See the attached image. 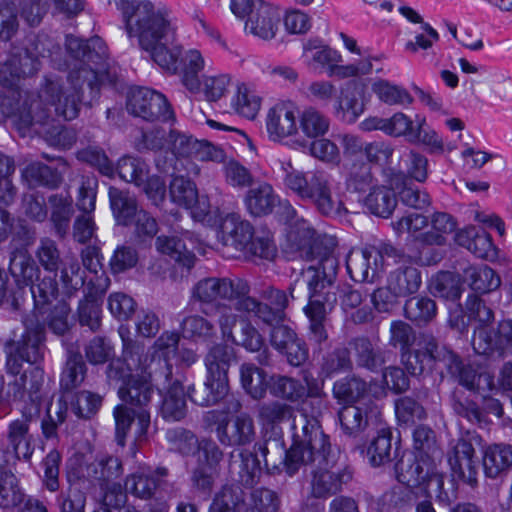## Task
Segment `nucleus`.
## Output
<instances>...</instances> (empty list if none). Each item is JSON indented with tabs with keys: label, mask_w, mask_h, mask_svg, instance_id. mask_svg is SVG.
Listing matches in <instances>:
<instances>
[{
	"label": "nucleus",
	"mask_w": 512,
	"mask_h": 512,
	"mask_svg": "<svg viewBox=\"0 0 512 512\" xmlns=\"http://www.w3.org/2000/svg\"><path fill=\"white\" fill-rule=\"evenodd\" d=\"M448 462L452 471L466 483H476L478 461L475 450L466 439H458L448 452Z\"/></svg>",
	"instance_id": "23"
},
{
	"label": "nucleus",
	"mask_w": 512,
	"mask_h": 512,
	"mask_svg": "<svg viewBox=\"0 0 512 512\" xmlns=\"http://www.w3.org/2000/svg\"><path fill=\"white\" fill-rule=\"evenodd\" d=\"M197 142L198 139L194 138L192 135L177 129H171L167 136V149L173 154L176 160L174 165H167L166 163L161 164L160 160H157L156 164L159 170L165 173H169L171 170L172 173H175L185 169L198 175L200 169L196 164L188 162L190 168H187L184 167L182 163V159H194Z\"/></svg>",
	"instance_id": "19"
},
{
	"label": "nucleus",
	"mask_w": 512,
	"mask_h": 512,
	"mask_svg": "<svg viewBox=\"0 0 512 512\" xmlns=\"http://www.w3.org/2000/svg\"><path fill=\"white\" fill-rule=\"evenodd\" d=\"M396 479L410 488L422 487L425 479L429 476L430 467L418 460L413 454H404L394 467Z\"/></svg>",
	"instance_id": "31"
},
{
	"label": "nucleus",
	"mask_w": 512,
	"mask_h": 512,
	"mask_svg": "<svg viewBox=\"0 0 512 512\" xmlns=\"http://www.w3.org/2000/svg\"><path fill=\"white\" fill-rule=\"evenodd\" d=\"M419 349L410 348L401 353L402 363L411 375H421L426 370H432L434 364L444 362L445 347L440 348L437 340L428 334H423Z\"/></svg>",
	"instance_id": "17"
},
{
	"label": "nucleus",
	"mask_w": 512,
	"mask_h": 512,
	"mask_svg": "<svg viewBox=\"0 0 512 512\" xmlns=\"http://www.w3.org/2000/svg\"><path fill=\"white\" fill-rule=\"evenodd\" d=\"M280 22L279 10L269 3H259L245 23V29L263 40L275 37Z\"/></svg>",
	"instance_id": "24"
},
{
	"label": "nucleus",
	"mask_w": 512,
	"mask_h": 512,
	"mask_svg": "<svg viewBox=\"0 0 512 512\" xmlns=\"http://www.w3.org/2000/svg\"><path fill=\"white\" fill-rule=\"evenodd\" d=\"M278 195L272 185L263 182L249 189L244 197L247 212L253 217H262L270 214L276 207Z\"/></svg>",
	"instance_id": "32"
},
{
	"label": "nucleus",
	"mask_w": 512,
	"mask_h": 512,
	"mask_svg": "<svg viewBox=\"0 0 512 512\" xmlns=\"http://www.w3.org/2000/svg\"><path fill=\"white\" fill-rule=\"evenodd\" d=\"M115 171L122 180L136 186H141L147 180V174H149L147 164L140 158L131 156L122 157L118 161Z\"/></svg>",
	"instance_id": "57"
},
{
	"label": "nucleus",
	"mask_w": 512,
	"mask_h": 512,
	"mask_svg": "<svg viewBox=\"0 0 512 512\" xmlns=\"http://www.w3.org/2000/svg\"><path fill=\"white\" fill-rule=\"evenodd\" d=\"M483 466L490 478H496L512 466V446L495 444L489 446L484 454Z\"/></svg>",
	"instance_id": "48"
},
{
	"label": "nucleus",
	"mask_w": 512,
	"mask_h": 512,
	"mask_svg": "<svg viewBox=\"0 0 512 512\" xmlns=\"http://www.w3.org/2000/svg\"><path fill=\"white\" fill-rule=\"evenodd\" d=\"M29 129H33L36 133L42 135L49 145L61 149L71 148L77 140L76 132L73 129L54 124L53 118L42 126L40 124L30 126L27 131Z\"/></svg>",
	"instance_id": "45"
},
{
	"label": "nucleus",
	"mask_w": 512,
	"mask_h": 512,
	"mask_svg": "<svg viewBox=\"0 0 512 512\" xmlns=\"http://www.w3.org/2000/svg\"><path fill=\"white\" fill-rule=\"evenodd\" d=\"M280 500L276 492L267 488H257L250 493L244 512H278Z\"/></svg>",
	"instance_id": "64"
},
{
	"label": "nucleus",
	"mask_w": 512,
	"mask_h": 512,
	"mask_svg": "<svg viewBox=\"0 0 512 512\" xmlns=\"http://www.w3.org/2000/svg\"><path fill=\"white\" fill-rule=\"evenodd\" d=\"M32 422L31 414H23L21 418L12 421L8 426L7 439L13 449L14 457L18 460H29L33 454V436L30 433Z\"/></svg>",
	"instance_id": "27"
},
{
	"label": "nucleus",
	"mask_w": 512,
	"mask_h": 512,
	"mask_svg": "<svg viewBox=\"0 0 512 512\" xmlns=\"http://www.w3.org/2000/svg\"><path fill=\"white\" fill-rule=\"evenodd\" d=\"M444 365L449 374L469 390L479 389L481 382H484L489 389L494 386L493 377L489 373L478 374L476 370L462 362L452 351L444 350Z\"/></svg>",
	"instance_id": "26"
},
{
	"label": "nucleus",
	"mask_w": 512,
	"mask_h": 512,
	"mask_svg": "<svg viewBox=\"0 0 512 512\" xmlns=\"http://www.w3.org/2000/svg\"><path fill=\"white\" fill-rule=\"evenodd\" d=\"M376 186L372 169L365 163H354L343 184L344 192L352 191L356 193H364L368 190L370 192Z\"/></svg>",
	"instance_id": "54"
},
{
	"label": "nucleus",
	"mask_w": 512,
	"mask_h": 512,
	"mask_svg": "<svg viewBox=\"0 0 512 512\" xmlns=\"http://www.w3.org/2000/svg\"><path fill=\"white\" fill-rule=\"evenodd\" d=\"M60 280L64 293L68 296L84 285V272L75 256H65L60 269Z\"/></svg>",
	"instance_id": "56"
},
{
	"label": "nucleus",
	"mask_w": 512,
	"mask_h": 512,
	"mask_svg": "<svg viewBox=\"0 0 512 512\" xmlns=\"http://www.w3.org/2000/svg\"><path fill=\"white\" fill-rule=\"evenodd\" d=\"M405 316L418 324L428 323L437 313L436 303L429 297H412L404 306Z\"/></svg>",
	"instance_id": "61"
},
{
	"label": "nucleus",
	"mask_w": 512,
	"mask_h": 512,
	"mask_svg": "<svg viewBox=\"0 0 512 512\" xmlns=\"http://www.w3.org/2000/svg\"><path fill=\"white\" fill-rule=\"evenodd\" d=\"M364 205L370 213L388 218L397 206V199L393 190L377 185L364 198Z\"/></svg>",
	"instance_id": "49"
},
{
	"label": "nucleus",
	"mask_w": 512,
	"mask_h": 512,
	"mask_svg": "<svg viewBox=\"0 0 512 512\" xmlns=\"http://www.w3.org/2000/svg\"><path fill=\"white\" fill-rule=\"evenodd\" d=\"M9 271L19 284L30 285L39 269L25 248H16L10 254Z\"/></svg>",
	"instance_id": "46"
},
{
	"label": "nucleus",
	"mask_w": 512,
	"mask_h": 512,
	"mask_svg": "<svg viewBox=\"0 0 512 512\" xmlns=\"http://www.w3.org/2000/svg\"><path fill=\"white\" fill-rule=\"evenodd\" d=\"M228 472L231 483L224 485L214 496L209 512H239L245 509L244 488L258 483L261 466L257 455L247 449H235L229 454Z\"/></svg>",
	"instance_id": "7"
},
{
	"label": "nucleus",
	"mask_w": 512,
	"mask_h": 512,
	"mask_svg": "<svg viewBox=\"0 0 512 512\" xmlns=\"http://www.w3.org/2000/svg\"><path fill=\"white\" fill-rule=\"evenodd\" d=\"M394 251L388 244L352 249L346 258L347 272L355 282L373 283L384 271V255L392 256Z\"/></svg>",
	"instance_id": "12"
},
{
	"label": "nucleus",
	"mask_w": 512,
	"mask_h": 512,
	"mask_svg": "<svg viewBox=\"0 0 512 512\" xmlns=\"http://www.w3.org/2000/svg\"><path fill=\"white\" fill-rule=\"evenodd\" d=\"M472 346L474 351L480 355H488L494 351L512 353V319L500 321L493 331L476 328Z\"/></svg>",
	"instance_id": "20"
},
{
	"label": "nucleus",
	"mask_w": 512,
	"mask_h": 512,
	"mask_svg": "<svg viewBox=\"0 0 512 512\" xmlns=\"http://www.w3.org/2000/svg\"><path fill=\"white\" fill-rule=\"evenodd\" d=\"M249 292L248 284L239 279L227 277H208L199 280L192 288V299L200 304L201 311L210 315V310L221 301H236L243 299Z\"/></svg>",
	"instance_id": "11"
},
{
	"label": "nucleus",
	"mask_w": 512,
	"mask_h": 512,
	"mask_svg": "<svg viewBox=\"0 0 512 512\" xmlns=\"http://www.w3.org/2000/svg\"><path fill=\"white\" fill-rule=\"evenodd\" d=\"M128 112L145 121H169L174 119V112L166 96L149 88L132 89L127 97Z\"/></svg>",
	"instance_id": "13"
},
{
	"label": "nucleus",
	"mask_w": 512,
	"mask_h": 512,
	"mask_svg": "<svg viewBox=\"0 0 512 512\" xmlns=\"http://www.w3.org/2000/svg\"><path fill=\"white\" fill-rule=\"evenodd\" d=\"M135 0H115L122 11L126 32L138 40L141 49L161 68L175 71V58L180 52L177 27L168 13L156 9L148 0L134 5Z\"/></svg>",
	"instance_id": "2"
},
{
	"label": "nucleus",
	"mask_w": 512,
	"mask_h": 512,
	"mask_svg": "<svg viewBox=\"0 0 512 512\" xmlns=\"http://www.w3.org/2000/svg\"><path fill=\"white\" fill-rule=\"evenodd\" d=\"M126 489L135 496L148 499L156 491L159 480L150 470H141L130 475L126 480Z\"/></svg>",
	"instance_id": "63"
},
{
	"label": "nucleus",
	"mask_w": 512,
	"mask_h": 512,
	"mask_svg": "<svg viewBox=\"0 0 512 512\" xmlns=\"http://www.w3.org/2000/svg\"><path fill=\"white\" fill-rule=\"evenodd\" d=\"M175 71L163 69L169 74L180 76L182 85L191 93L196 94L201 91L202 82L200 80V72L205 67V59L201 52L197 49H189L183 51L180 45V52L175 58Z\"/></svg>",
	"instance_id": "22"
},
{
	"label": "nucleus",
	"mask_w": 512,
	"mask_h": 512,
	"mask_svg": "<svg viewBox=\"0 0 512 512\" xmlns=\"http://www.w3.org/2000/svg\"><path fill=\"white\" fill-rule=\"evenodd\" d=\"M266 131L273 142H283L285 139L297 136L296 106L290 101H281L273 105L266 114Z\"/></svg>",
	"instance_id": "18"
},
{
	"label": "nucleus",
	"mask_w": 512,
	"mask_h": 512,
	"mask_svg": "<svg viewBox=\"0 0 512 512\" xmlns=\"http://www.w3.org/2000/svg\"><path fill=\"white\" fill-rule=\"evenodd\" d=\"M261 97L250 87L241 84L232 100V107L242 117L253 120L261 108Z\"/></svg>",
	"instance_id": "53"
},
{
	"label": "nucleus",
	"mask_w": 512,
	"mask_h": 512,
	"mask_svg": "<svg viewBox=\"0 0 512 512\" xmlns=\"http://www.w3.org/2000/svg\"><path fill=\"white\" fill-rule=\"evenodd\" d=\"M455 241L478 258L492 259L496 255L492 238L483 229L474 226L465 227L456 233Z\"/></svg>",
	"instance_id": "30"
},
{
	"label": "nucleus",
	"mask_w": 512,
	"mask_h": 512,
	"mask_svg": "<svg viewBox=\"0 0 512 512\" xmlns=\"http://www.w3.org/2000/svg\"><path fill=\"white\" fill-rule=\"evenodd\" d=\"M371 90L380 102L389 106H407L414 101L407 89L385 79L375 80Z\"/></svg>",
	"instance_id": "47"
},
{
	"label": "nucleus",
	"mask_w": 512,
	"mask_h": 512,
	"mask_svg": "<svg viewBox=\"0 0 512 512\" xmlns=\"http://www.w3.org/2000/svg\"><path fill=\"white\" fill-rule=\"evenodd\" d=\"M216 436L225 446H245L252 443L256 436L252 417L239 413L227 421L220 422L216 427Z\"/></svg>",
	"instance_id": "21"
},
{
	"label": "nucleus",
	"mask_w": 512,
	"mask_h": 512,
	"mask_svg": "<svg viewBox=\"0 0 512 512\" xmlns=\"http://www.w3.org/2000/svg\"><path fill=\"white\" fill-rule=\"evenodd\" d=\"M260 297L264 302L245 296L236 303V310L253 313L264 324L284 322L289 303L286 292L269 286L260 292Z\"/></svg>",
	"instance_id": "14"
},
{
	"label": "nucleus",
	"mask_w": 512,
	"mask_h": 512,
	"mask_svg": "<svg viewBox=\"0 0 512 512\" xmlns=\"http://www.w3.org/2000/svg\"><path fill=\"white\" fill-rule=\"evenodd\" d=\"M90 52L85 54L86 63H75L68 76V87L75 93L94 100L107 72L108 48L100 37L91 38Z\"/></svg>",
	"instance_id": "9"
},
{
	"label": "nucleus",
	"mask_w": 512,
	"mask_h": 512,
	"mask_svg": "<svg viewBox=\"0 0 512 512\" xmlns=\"http://www.w3.org/2000/svg\"><path fill=\"white\" fill-rule=\"evenodd\" d=\"M423 490L428 496L435 495L436 499L446 505L450 504L456 497L454 491V481L447 479V477L430 469L429 476L425 479Z\"/></svg>",
	"instance_id": "52"
},
{
	"label": "nucleus",
	"mask_w": 512,
	"mask_h": 512,
	"mask_svg": "<svg viewBox=\"0 0 512 512\" xmlns=\"http://www.w3.org/2000/svg\"><path fill=\"white\" fill-rule=\"evenodd\" d=\"M229 391V384L216 380L207 374L206 381L203 384L190 386L188 396L190 400L199 406H211L222 400Z\"/></svg>",
	"instance_id": "39"
},
{
	"label": "nucleus",
	"mask_w": 512,
	"mask_h": 512,
	"mask_svg": "<svg viewBox=\"0 0 512 512\" xmlns=\"http://www.w3.org/2000/svg\"><path fill=\"white\" fill-rule=\"evenodd\" d=\"M51 216L50 220L53 224L56 234L64 237L70 226V221L74 213L73 201L70 196L53 194L48 199Z\"/></svg>",
	"instance_id": "44"
},
{
	"label": "nucleus",
	"mask_w": 512,
	"mask_h": 512,
	"mask_svg": "<svg viewBox=\"0 0 512 512\" xmlns=\"http://www.w3.org/2000/svg\"><path fill=\"white\" fill-rule=\"evenodd\" d=\"M390 289L400 297L416 293L421 285L420 271L412 266H401L393 270L387 279Z\"/></svg>",
	"instance_id": "42"
},
{
	"label": "nucleus",
	"mask_w": 512,
	"mask_h": 512,
	"mask_svg": "<svg viewBox=\"0 0 512 512\" xmlns=\"http://www.w3.org/2000/svg\"><path fill=\"white\" fill-rule=\"evenodd\" d=\"M24 325L21 337L6 344V368L18 376L15 383L19 388L35 393L44 379L43 370L36 364L44 357L45 327L34 316L27 317Z\"/></svg>",
	"instance_id": "5"
},
{
	"label": "nucleus",
	"mask_w": 512,
	"mask_h": 512,
	"mask_svg": "<svg viewBox=\"0 0 512 512\" xmlns=\"http://www.w3.org/2000/svg\"><path fill=\"white\" fill-rule=\"evenodd\" d=\"M40 37L26 39L20 46H13L5 60L0 61V85L12 87L22 79L34 76L45 57V41Z\"/></svg>",
	"instance_id": "10"
},
{
	"label": "nucleus",
	"mask_w": 512,
	"mask_h": 512,
	"mask_svg": "<svg viewBox=\"0 0 512 512\" xmlns=\"http://www.w3.org/2000/svg\"><path fill=\"white\" fill-rule=\"evenodd\" d=\"M298 135L308 140L324 137L330 130L331 119L315 106H306L297 113Z\"/></svg>",
	"instance_id": "29"
},
{
	"label": "nucleus",
	"mask_w": 512,
	"mask_h": 512,
	"mask_svg": "<svg viewBox=\"0 0 512 512\" xmlns=\"http://www.w3.org/2000/svg\"><path fill=\"white\" fill-rule=\"evenodd\" d=\"M335 100V114L348 122H355L365 110L363 96L356 85L347 84L342 87Z\"/></svg>",
	"instance_id": "36"
},
{
	"label": "nucleus",
	"mask_w": 512,
	"mask_h": 512,
	"mask_svg": "<svg viewBox=\"0 0 512 512\" xmlns=\"http://www.w3.org/2000/svg\"><path fill=\"white\" fill-rule=\"evenodd\" d=\"M270 391L274 396L290 402H297L305 396L320 397L322 394L321 389L316 386L307 390L301 381L283 375L271 378Z\"/></svg>",
	"instance_id": "35"
},
{
	"label": "nucleus",
	"mask_w": 512,
	"mask_h": 512,
	"mask_svg": "<svg viewBox=\"0 0 512 512\" xmlns=\"http://www.w3.org/2000/svg\"><path fill=\"white\" fill-rule=\"evenodd\" d=\"M463 280L475 292L488 293L496 290L500 277L487 265L469 266L463 270Z\"/></svg>",
	"instance_id": "43"
},
{
	"label": "nucleus",
	"mask_w": 512,
	"mask_h": 512,
	"mask_svg": "<svg viewBox=\"0 0 512 512\" xmlns=\"http://www.w3.org/2000/svg\"><path fill=\"white\" fill-rule=\"evenodd\" d=\"M242 387L254 399L264 397L267 390L266 375L263 370L251 363H244L240 367Z\"/></svg>",
	"instance_id": "55"
},
{
	"label": "nucleus",
	"mask_w": 512,
	"mask_h": 512,
	"mask_svg": "<svg viewBox=\"0 0 512 512\" xmlns=\"http://www.w3.org/2000/svg\"><path fill=\"white\" fill-rule=\"evenodd\" d=\"M377 407L369 402L365 406L355 404L345 405L338 412L341 429L345 435L357 437L368 426L369 413Z\"/></svg>",
	"instance_id": "33"
},
{
	"label": "nucleus",
	"mask_w": 512,
	"mask_h": 512,
	"mask_svg": "<svg viewBox=\"0 0 512 512\" xmlns=\"http://www.w3.org/2000/svg\"><path fill=\"white\" fill-rule=\"evenodd\" d=\"M73 413L80 419H91L102 406V397L91 391L83 390L75 393L70 400Z\"/></svg>",
	"instance_id": "60"
},
{
	"label": "nucleus",
	"mask_w": 512,
	"mask_h": 512,
	"mask_svg": "<svg viewBox=\"0 0 512 512\" xmlns=\"http://www.w3.org/2000/svg\"><path fill=\"white\" fill-rule=\"evenodd\" d=\"M368 391L366 381L357 377L347 376L337 380L333 385V396L339 403L354 404L363 399Z\"/></svg>",
	"instance_id": "50"
},
{
	"label": "nucleus",
	"mask_w": 512,
	"mask_h": 512,
	"mask_svg": "<svg viewBox=\"0 0 512 512\" xmlns=\"http://www.w3.org/2000/svg\"><path fill=\"white\" fill-rule=\"evenodd\" d=\"M357 366L369 371H378L385 363V353L366 337H357L348 343Z\"/></svg>",
	"instance_id": "34"
},
{
	"label": "nucleus",
	"mask_w": 512,
	"mask_h": 512,
	"mask_svg": "<svg viewBox=\"0 0 512 512\" xmlns=\"http://www.w3.org/2000/svg\"><path fill=\"white\" fill-rule=\"evenodd\" d=\"M234 360L232 348L221 344L213 346L205 357L207 374L224 384H229L228 371Z\"/></svg>",
	"instance_id": "40"
},
{
	"label": "nucleus",
	"mask_w": 512,
	"mask_h": 512,
	"mask_svg": "<svg viewBox=\"0 0 512 512\" xmlns=\"http://www.w3.org/2000/svg\"><path fill=\"white\" fill-rule=\"evenodd\" d=\"M284 187L300 200L312 203L322 215L341 216L348 212L343 183L325 170L303 172L290 161L280 162Z\"/></svg>",
	"instance_id": "4"
},
{
	"label": "nucleus",
	"mask_w": 512,
	"mask_h": 512,
	"mask_svg": "<svg viewBox=\"0 0 512 512\" xmlns=\"http://www.w3.org/2000/svg\"><path fill=\"white\" fill-rule=\"evenodd\" d=\"M109 199L113 215L119 225H132L134 217L142 210L138 208L133 196L116 187L109 188Z\"/></svg>",
	"instance_id": "41"
},
{
	"label": "nucleus",
	"mask_w": 512,
	"mask_h": 512,
	"mask_svg": "<svg viewBox=\"0 0 512 512\" xmlns=\"http://www.w3.org/2000/svg\"><path fill=\"white\" fill-rule=\"evenodd\" d=\"M222 173L225 183L233 188L243 189L254 181L251 171L232 157H227L222 164Z\"/></svg>",
	"instance_id": "62"
},
{
	"label": "nucleus",
	"mask_w": 512,
	"mask_h": 512,
	"mask_svg": "<svg viewBox=\"0 0 512 512\" xmlns=\"http://www.w3.org/2000/svg\"><path fill=\"white\" fill-rule=\"evenodd\" d=\"M338 267L339 262L334 255H325L317 266L303 269L289 286L292 299L307 291L308 304L304 307V313L309 319L311 339L318 344L328 339L326 321L337 303L334 282Z\"/></svg>",
	"instance_id": "3"
},
{
	"label": "nucleus",
	"mask_w": 512,
	"mask_h": 512,
	"mask_svg": "<svg viewBox=\"0 0 512 512\" xmlns=\"http://www.w3.org/2000/svg\"><path fill=\"white\" fill-rule=\"evenodd\" d=\"M220 234L224 245L234 246L244 253L253 239L254 229L240 214L229 213L221 221Z\"/></svg>",
	"instance_id": "25"
},
{
	"label": "nucleus",
	"mask_w": 512,
	"mask_h": 512,
	"mask_svg": "<svg viewBox=\"0 0 512 512\" xmlns=\"http://www.w3.org/2000/svg\"><path fill=\"white\" fill-rule=\"evenodd\" d=\"M392 449V433L389 429H381L372 439L367 449L369 462L374 467H379L390 461Z\"/></svg>",
	"instance_id": "59"
},
{
	"label": "nucleus",
	"mask_w": 512,
	"mask_h": 512,
	"mask_svg": "<svg viewBox=\"0 0 512 512\" xmlns=\"http://www.w3.org/2000/svg\"><path fill=\"white\" fill-rule=\"evenodd\" d=\"M118 333L122 340V359L127 369L150 368L166 381L171 378L172 365L169 360L175 356L178 348L177 333L164 332L146 353L144 345L130 337L127 327L120 326Z\"/></svg>",
	"instance_id": "8"
},
{
	"label": "nucleus",
	"mask_w": 512,
	"mask_h": 512,
	"mask_svg": "<svg viewBox=\"0 0 512 512\" xmlns=\"http://www.w3.org/2000/svg\"><path fill=\"white\" fill-rule=\"evenodd\" d=\"M431 229L420 234L418 239L423 246H443L446 236L455 231L457 222L446 212H434L429 218Z\"/></svg>",
	"instance_id": "37"
},
{
	"label": "nucleus",
	"mask_w": 512,
	"mask_h": 512,
	"mask_svg": "<svg viewBox=\"0 0 512 512\" xmlns=\"http://www.w3.org/2000/svg\"><path fill=\"white\" fill-rule=\"evenodd\" d=\"M157 250L172 260L190 269L194 265L195 256L178 237L160 236L156 240Z\"/></svg>",
	"instance_id": "51"
},
{
	"label": "nucleus",
	"mask_w": 512,
	"mask_h": 512,
	"mask_svg": "<svg viewBox=\"0 0 512 512\" xmlns=\"http://www.w3.org/2000/svg\"><path fill=\"white\" fill-rule=\"evenodd\" d=\"M168 384L167 391L162 399L160 413L166 421L176 422L184 419L188 412L186 393L182 381L171 378L163 384Z\"/></svg>",
	"instance_id": "28"
},
{
	"label": "nucleus",
	"mask_w": 512,
	"mask_h": 512,
	"mask_svg": "<svg viewBox=\"0 0 512 512\" xmlns=\"http://www.w3.org/2000/svg\"><path fill=\"white\" fill-rule=\"evenodd\" d=\"M293 445L285 452L284 467L292 476L302 465L314 464L310 483L311 495L327 498L342 490L352 478L351 471L337 465V455L331 447L329 436L321 430L315 416L301 414L294 419Z\"/></svg>",
	"instance_id": "1"
},
{
	"label": "nucleus",
	"mask_w": 512,
	"mask_h": 512,
	"mask_svg": "<svg viewBox=\"0 0 512 512\" xmlns=\"http://www.w3.org/2000/svg\"><path fill=\"white\" fill-rule=\"evenodd\" d=\"M218 313V324L225 339L244 347L248 351H258L264 344V339L259 331L249 322L240 321L239 328L233 331L238 317L233 312L231 305L218 303L210 310Z\"/></svg>",
	"instance_id": "15"
},
{
	"label": "nucleus",
	"mask_w": 512,
	"mask_h": 512,
	"mask_svg": "<svg viewBox=\"0 0 512 512\" xmlns=\"http://www.w3.org/2000/svg\"><path fill=\"white\" fill-rule=\"evenodd\" d=\"M430 289L434 294L445 299L457 300L462 293V285L458 275L443 271L432 277Z\"/></svg>",
	"instance_id": "58"
},
{
	"label": "nucleus",
	"mask_w": 512,
	"mask_h": 512,
	"mask_svg": "<svg viewBox=\"0 0 512 512\" xmlns=\"http://www.w3.org/2000/svg\"><path fill=\"white\" fill-rule=\"evenodd\" d=\"M303 56L310 59L308 66L318 65L329 71H334L336 65L342 62V55L319 38L308 39L303 44Z\"/></svg>",
	"instance_id": "38"
},
{
	"label": "nucleus",
	"mask_w": 512,
	"mask_h": 512,
	"mask_svg": "<svg viewBox=\"0 0 512 512\" xmlns=\"http://www.w3.org/2000/svg\"><path fill=\"white\" fill-rule=\"evenodd\" d=\"M82 103L91 102L70 87H64L59 79L46 77L39 93L25 91L19 114L21 128H29L36 124L42 126L51 120V107L58 117L73 120L79 115Z\"/></svg>",
	"instance_id": "6"
},
{
	"label": "nucleus",
	"mask_w": 512,
	"mask_h": 512,
	"mask_svg": "<svg viewBox=\"0 0 512 512\" xmlns=\"http://www.w3.org/2000/svg\"><path fill=\"white\" fill-rule=\"evenodd\" d=\"M132 373L123 381L118 390V395L122 401L135 407H150L154 395L153 382L163 380L158 372H153L150 368L128 369Z\"/></svg>",
	"instance_id": "16"
}]
</instances>
